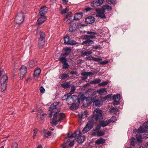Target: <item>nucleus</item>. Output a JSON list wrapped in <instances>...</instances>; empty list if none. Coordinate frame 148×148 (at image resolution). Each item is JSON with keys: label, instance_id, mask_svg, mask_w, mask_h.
<instances>
[{"label": "nucleus", "instance_id": "nucleus-5", "mask_svg": "<svg viewBox=\"0 0 148 148\" xmlns=\"http://www.w3.org/2000/svg\"><path fill=\"white\" fill-rule=\"evenodd\" d=\"M121 99L120 94H117L113 95L112 96V99L114 101L113 102V105H118L120 104L119 101Z\"/></svg>", "mask_w": 148, "mask_h": 148}, {"label": "nucleus", "instance_id": "nucleus-56", "mask_svg": "<svg viewBox=\"0 0 148 148\" xmlns=\"http://www.w3.org/2000/svg\"><path fill=\"white\" fill-rule=\"evenodd\" d=\"M106 1L109 4L114 5L115 3V0H106Z\"/></svg>", "mask_w": 148, "mask_h": 148}, {"label": "nucleus", "instance_id": "nucleus-6", "mask_svg": "<svg viewBox=\"0 0 148 148\" xmlns=\"http://www.w3.org/2000/svg\"><path fill=\"white\" fill-rule=\"evenodd\" d=\"M95 20L94 16H89L85 18V21L87 24H91L94 23Z\"/></svg>", "mask_w": 148, "mask_h": 148}, {"label": "nucleus", "instance_id": "nucleus-31", "mask_svg": "<svg viewBox=\"0 0 148 148\" xmlns=\"http://www.w3.org/2000/svg\"><path fill=\"white\" fill-rule=\"evenodd\" d=\"M67 71H66L65 72V73L60 74V76L59 78L61 79H64L68 77L69 76V75L68 73H66Z\"/></svg>", "mask_w": 148, "mask_h": 148}, {"label": "nucleus", "instance_id": "nucleus-49", "mask_svg": "<svg viewBox=\"0 0 148 148\" xmlns=\"http://www.w3.org/2000/svg\"><path fill=\"white\" fill-rule=\"evenodd\" d=\"M78 43L75 41L73 40H71L69 44V45H76L77 44H78Z\"/></svg>", "mask_w": 148, "mask_h": 148}, {"label": "nucleus", "instance_id": "nucleus-7", "mask_svg": "<svg viewBox=\"0 0 148 148\" xmlns=\"http://www.w3.org/2000/svg\"><path fill=\"white\" fill-rule=\"evenodd\" d=\"M47 8L46 6L41 7L38 15L45 16V14L47 12Z\"/></svg>", "mask_w": 148, "mask_h": 148}, {"label": "nucleus", "instance_id": "nucleus-4", "mask_svg": "<svg viewBox=\"0 0 148 148\" xmlns=\"http://www.w3.org/2000/svg\"><path fill=\"white\" fill-rule=\"evenodd\" d=\"M59 102H55L52 103L49 107V111L51 112L49 114V117L51 118L53 115V113L58 109V106L59 103Z\"/></svg>", "mask_w": 148, "mask_h": 148}, {"label": "nucleus", "instance_id": "nucleus-3", "mask_svg": "<svg viewBox=\"0 0 148 148\" xmlns=\"http://www.w3.org/2000/svg\"><path fill=\"white\" fill-rule=\"evenodd\" d=\"M8 77L6 75H3L1 79V90L2 92L6 89L7 88V84L8 82Z\"/></svg>", "mask_w": 148, "mask_h": 148}, {"label": "nucleus", "instance_id": "nucleus-55", "mask_svg": "<svg viewBox=\"0 0 148 148\" xmlns=\"http://www.w3.org/2000/svg\"><path fill=\"white\" fill-rule=\"evenodd\" d=\"M101 125H100L99 124H98L96 128L95 129H93L92 131H99V130L101 129Z\"/></svg>", "mask_w": 148, "mask_h": 148}, {"label": "nucleus", "instance_id": "nucleus-40", "mask_svg": "<svg viewBox=\"0 0 148 148\" xmlns=\"http://www.w3.org/2000/svg\"><path fill=\"white\" fill-rule=\"evenodd\" d=\"M59 60L63 64L67 62V59L65 57H61L59 59Z\"/></svg>", "mask_w": 148, "mask_h": 148}, {"label": "nucleus", "instance_id": "nucleus-29", "mask_svg": "<svg viewBox=\"0 0 148 148\" xmlns=\"http://www.w3.org/2000/svg\"><path fill=\"white\" fill-rule=\"evenodd\" d=\"M64 43L67 45H69V44L71 40V38L69 36H66L64 37Z\"/></svg>", "mask_w": 148, "mask_h": 148}, {"label": "nucleus", "instance_id": "nucleus-50", "mask_svg": "<svg viewBox=\"0 0 148 148\" xmlns=\"http://www.w3.org/2000/svg\"><path fill=\"white\" fill-rule=\"evenodd\" d=\"M92 9L89 7H87L86 8L84 9L83 10L82 12L83 14H85V13L86 12H88L90 11V10H92Z\"/></svg>", "mask_w": 148, "mask_h": 148}, {"label": "nucleus", "instance_id": "nucleus-46", "mask_svg": "<svg viewBox=\"0 0 148 148\" xmlns=\"http://www.w3.org/2000/svg\"><path fill=\"white\" fill-rule=\"evenodd\" d=\"M69 65L68 63L67 62L63 63V64L62 65V69H67L69 67Z\"/></svg>", "mask_w": 148, "mask_h": 148}, {"label": "nucleus", "instance_id": "nucleus-11", "mask_svg": "<svg viewBox=\"0 0 148 148\" xmlns=\"http://www.w3.org/2000/svg\"><path fill=\"white\" fill-rule=\"evenodd\" d=\"M103 102H101L100 101L99 99H97L94 101L93 102V106L97 107H100L103 105Z\"/></svg>", "mask_w": 148, "mask_h": 148}, {"label": "nucleus", "instance_id": "nucleus-43", "mask_svg": "<svg viewBox=\"0 0 148 148\" xmlns=\"http://www.w3.org/2000/svg\"><path fill=\"white\" fill-rule=\"evenodd\" d=\"M40 38L39 39H45V35L43 32L40 31Z\"/></svg>", "mask_w": 148, "mask_h": 148}, {"label": "nucleus", "instance_id": "nucleus-17", "mask_svg": "<svg viewBox=\"0 0 148 148\" xmlns=\"http://www.w3.org/2000/svg\"><path fill=\"white\" fill-rule=\"evenodd\" d=\"M85 41H84L82 43V45L87 46H89L91 45L94 43V41L91 40L86 39Z\"/></svg>", "mask_w": 148, "mask_h": 148}, {"label": "nucleus", "instance_id": "nucleus-60", "mask_svg": "<svg viewBox=\"0 0 148 148\" xmlns=\"http://www.w3.org/2000/svg\"><path fill=\"white\" fill-rule=\"evenodd\" d=\"M11 148H18V144L16 142H14L12 144Z\"/></svg>", "mask_w": 148, "mask_h": 148}, {"label": "nucleus", "instance_id": "nucleus-33", "mask_svg": "<svg viewBox=\"0 0 148 148\" xmlns=\"http://www.w3.org/2000/svg\"><path fill=\"white\" fill-rule=\"evenodd\" d=\"M95 36L94 35H84L83 39H88L90 40V39H92L94 38H95Z\"/></svg>", "mask_w": 148, "mask_h": 148}, {"label": "nucleus", "instance_id": "nucleus-42", "mask_svg": "<svg viewBox=\"0 0 148 148\" xmlns=\"http://www.w3.org/2000/svg\"><path fill=\"white\" fill-rule=\"evenodd\" d=\"M136 138L137 141L139 143H141L142 141V138L141 135L137 134L136 135Z\"/></svg>", "mask_w": 148, "mask_h": 148}, {"label": "nucleus", "instance_id": "nucleus-44", "mask_svg": "<svg viewBox=\"0 0 148 148\" xmlns=\"http://www.w3.org/2000/svg\"><path fill=\"white\" fill-rule=\"evenodd\" d=\"M135 138L134 137H132L131 139V141L130 142V146L131 147H135Z\"/></svg>", "mask_w": 148, "mask_h": 148}, {"label": "nucleus", "instance_id": "nucleus-32", "mask_svg": "<svg viewBox=\"0 0 148 148\" xmlns=\"http://www.w3.org/2000/svg\"><path fill=\"white\" fill-rule=\"evenodd\" d=\"M110 123L109 120L108 121H102L100 122V123L102 127H104L108 125Z\"/></svg>", "mask_w": 148, "mask_h": 148}, {"label": "nucleus", "instance_id": "nucleus-61", "mask_svg": "<svg viewBox=\"0 0 148 148\" xmlns=\"http://www.w3.org/2000/svg\"><path fill=\"white\" fill-rule=\"evenodd\" d=\"M71 92L72 93H73L75 92V90L76 89L75 86L74 85L71 86Z\"/></svg>", "mask_w": 148, "mask_h": 148}, {"label": "nucleus", "instance_id": "nucleus-15", "mask_svg": "<svg viewBox=\"0 0 148 148\" xmlns=\"http://www.w3.org/2000/svg\"><path fill=\"white\" fill-rule=\"evenodd\" d=\"M83 13L82 12H77L75 14L74 17L75 20H79L81 19L83 15Z\"/></svg>", "mask_w": 148, "mask_h": 148}, {"label": "nucleus", "instance_id": "nucleus-20", "mask_svg": "<svg viewBox=\"0 0 148 148\" xmlns=\"http://www.w3.org/2000/svg\"><path fill=\"white\" fill-rule=\"evenodd\" d=\"M96 91V90L94 91L91 94H90L88 95H89V97L91 99V100H92L93 101L96 99L97 92Z\"/></svg>", "mask_w": 148, "mask_h": 148}, {"label": "nucleus", "instance_id": "nucleus-22", "mask_svg": "<svg viewBox=\"0 0 148 148\" xmlns=\"http://www.w3.org/2000/svg\"><path fill=\"white\" fill-rule=\"evenodd\" d=\"M92 52L91 50L81 52V56H88L89 55H91L92 54Z\"/></svg>", "mask_w": 148, "mask_h": 148}, {"label": "nucleus", "instance_id": "nucleus-23", "mask_svg": "<svg viewBox=\"0 0 148 148\" xmlns=\"http://www.w3.org/2000/svg\"><path fill=\"white\" fill-rule=\"evenodd\" d=\"M98 14V15H96V16H98L101 18L103 19L104 18H106V15L104 14L105 12L100 11L99 12H98L97 10H95Z\"/></svg>", "mask_w": 148, "mask_h": 148}, {"label": "nucleus", "instance_id": "nucleus-38", "mask_svg": "<svg viewBox=\"0 0 148 148\" xmlns=\"http://www.w3.org/2000/svg\"><path fill=\"white\" fill-rule=\"evenodd\" d=\"M65 117V114L63 113H60L58 115V118L61 121L64 119Z\"/></svg>", "mask_w": 148, "mask_h": 148}, {"label": "nucleus", "instance_id": "nucleus-59", "mask_svg": "<svg viewBox=\"0 0 148 148\" xmlns=\"http://www.w3.org/2000/svg\"><path fill=\"white\" fill-rule=\"evenodd\" d=\"M96 72L95 71H93L92 72H87V76H92L94 74L96 73Z\"/></svg>", "mask_w": 148, "mask_h": 148}, {"label": "nucleus", "instance_id": "nucleus-54", "mask_svg": "<svg viewBox=\"0 0 148 148\" xmlns=\"http://www.w3.org/2000/svg\"><path fill=\"white\" fill-rule=\"evenodd\" d=\"M108 120L110 123H114L115 121L116 120V118L115 116H113L110 119H109Z\"/></svg>", "mask_w": 148, "mask_h": 148}, {"label": "nucleus", "instance_id": "nucleus-37", "mask_svg": "<svg viewBox=\"0 0 148 148\" xmlns=\"http://www.w3.org/2000/svg\"><path fill=\"white\" fill-rule=\"evenodd\" d=\"M78 95L77 96L76 95H74L72 96L70 98V99L72 100L73 103H75L77 101L78 102Z\"/></svg>", "mask_w": 148, "mask_h": 148}, {"label": "nucleus", "instance_id": "nucleus-8", "mask_svg": "<svg viewBox=\"0 0 148 148\" xmlns=\"http://www.w3.org/2000/svg\"><path fill=\"white\" fill-rule=\"evenodd\" d=\"M40 16V17L38 19L36 24L38 25H40L43 23L46 20L47 18L45 16Z\"/></svg>", "mask_w": 148, "mask_h": 148}, {"label": "nucleus", "instance_id": "nucleus-53", "mask_svg": "<svg viewBox=\"0 0 148 148\" xmlns=\"http://www.w3.org/2000/svg\"><path fill=\"white\" fill-rule=\"evenodd\" d=\"M93 90V89L92 88H90L87 90L86 92L84 93V94L86 96H88V95L90 94H89V92L90 93H92V91Z\"/></svg>", "mask_w": 148, "mask_h": 148}, {"label": "nucleus", "instance_id": "nucleus-9", "mask_svg": "<svg viewBox=\"0 0 148 148\" xmlns=\"http://www.w3.org/2000/svg\"><path fill=\"white\" fill-rule=\"evenodd\" d=\"M19 70L21 73V75H22V79H23L27 73V67L25 66H22Z\"/></svg>", "mask_w": 148, "mask_h": 148}, {"label": "nucleus", "instance_id": "nucleus-47", "mask_svg": "<svg viewBox=\"0 0 148 148\" xmlns=\"http://www.w3.org/2000/svg\"><path fill=\"white\" fill-rule=\"evenodd\" d=\"M109 82V80H107L105 81H103L101 83H99V86H103L106 85Z\"/></svg>", "mask_w": 148, "mask_h": 148}, {"label": "nucleus", "instance_id": "nucleus-2", "mask_svg": "<svg viewBox=\"0 0 148 148\" xmlns=\"http://www.w3.org/2000/svg\"><path fill=\"white\" fill-rule=\"evenodd\" d=\"M25 18L24 13L22 12L18 13L15 18V21L19 25L21 24L24 21Z\"/></svg>", "mask_w": 148, "mask_h": 148}, {"label": "nucleus", "instance_id": "nucleus-62", "mask_svg": "<svg viewBox=\"0 0 148 148\" xmlns=\"http://www.w3.org/2000/svg\"><path fill=\"white\" fill-rule=\"evenodd\" d=\"M52 134V132L50 131H48L47 133V135L45 136V137L47 138H49V136H51Z\"/></svg>", "mask_w": 148, "mask_h": 148}, {"label": "nucleus", "instance_id": "nucleus-57", "mask_svg": "<svg viewBox=\"0 0 148 148\" xmlns=\"http://www.w3.org/2000/svg\"><path fill=\"white\" fill-rule=\"evenodd\" d=\"M70 141V139L67 138H65L63 144L62 145V146H64V145L66 144L67 143Z\"/></svg>", "mask_w": 148, "mask_h": 148}, {"label": "nucleus", "instance_id": "nucleus-48", "mask_svg": "<svg viewBox=\"0 0 148 148\" xmlns=\"http://www.w3.org/2000/svg\"><path fill=\"white\" fill-rule=\"evenodd\" d=\"M69 10V8L68 7H67L65 9H63L61 11L60 13L62 14H65L67 13Z\"/></svg>", "mask_w": 148, "mask_h": 148}, {"label": "nucleus", "instance_id": "nucleus-19", "mask_svg": "<svg viewBox=\"0 0 148 148\" xmlns=\"http://www.w3.org/2000/svg\"><path fill=\"white\" fill-rule=\"evenodd\" d=\"M88 111L86 110H85L83 113H82L81 116H79V122H81L82 119L83 118H84L87 116V115L88 114Z\"/></svg>", "mask_w": 148, "mask_h": 148}, {"label": "nucleus", "instance_id": "nucleus-21", "mask_svg": "<svg viewBox=\"0 0 148 148\" xmlns=\"http://www.w3.org/2000/svg\"><path fill=\"white\" fill-rule=\"evenodd\" d=\"M71 86L70 82H65L61 84V86L65 89L70 88Z\"/></svg>", "mask_w": 148, "mask_h": 148}, {"label": "nucleus", "instance_id": "nucleus-25", "mask_svg": "<svg viewBox=\"0 0 148 148\" xmlns=\"http://www.w3.org/2000/svg\"><path fill=\"white\" fill-rule=\"evenodd\" d=\"M107 88H102L99 89H98L96 90L97 92L99 94L101 95H103L105 94V92H106Z\"/></svg>", "mask_w": 148, "mask_h": 148}, {"label": "nucleus", "instance_id": "nucleus-18", "mask_svg": "<svg viewBox=\"0 0 148 148\" xmlns=\"http://www.w3.org/2000/svg\"><path fill=\"white\" fill-rule=\"evenodd\" d=\"M79 104L77 103H73L71 104L69 109L72 110H77L79 108Z\"/></svg>", "mask_w": 148, "mask_h": 148}, {"label": "nucleus", "instance_id": "nucleus-39", "mask_svg": "<svg viewBox=\"0 0 148 148\" xmlns=\"http://www.w3.org/2000/svg\"><path fill=\"white\" fill-rule=\"evenodd\" d=\"M118 111L119 110L118 109L114 107L111 108L110 110V113H113L115 114H116Z\"/></svg>", "mask_w": 148, "mask_h": 148}, {"label": "nucleus", "instance_id": "nucleus-35", "mask_svg": "<svg viewBox=\"0 0 148 148\" xmlns=\"http://www.w3.org/2000/svg\"><path fill=\"white\" fill-rule=\"evenodd\" d=\"M101 81V79H100L98 78L96 79H94L93 81L90 82L91 84H97L99 83Z\"/></svg>", "mask_w": 148, "mask_h": 148}, {"label": "nucleus", "instance_id": "nucleus-28", "mask_svg": "<svg viewBox=\"0 0 148 148\" xmlns=\"http://www.w3.org/2000/svg\"><path fill=\"white\" fill-rule=\"evenodd\" d=\"M112 94L108 95L104 97H102L101 99L103 102L106 100H111L112 98Z\"/></svg>", "mask_w": 148, "mask_h": 148}, {"label": "nucleus", "instance_id": "nucleus-41", "mask_svg": "<svg viewBox=\"0 0 148 148\" xmlns=\"http://www.w3.org/2000/svg\"><path fill=\"white\" fill-rule=\"evenodd\" d=\"M104 0H96L95 2V5L97 6L101 5L103 3Z\"/></svg>", "mask_w": 148, "mask_h": 148}, {"label": "nucleus", "instance_id": "nucleus-16", "mask_svg": "<svg viewBox=\"0 0 148 148\" xmlns=\"http://www.w3.org/2000/svg\"><path fill=\"white\" fill-rule=\"evenodd\" d=\"M89 97V95L86 96V98L85 99L86 100V103L84 104V105L85 107H88L89 106L93 101Z\"/></svg>", "mask_w": 148, "mask_h": 148}, {"label": "nucleus", "instance_id": "nucleus-34", "mask_svg": "<svg viewBox=\"0 0 148 148\" xmlns=\"http://www.w3.org/2000/svg\"><path fill=\"white\" fill-rule=\"evenodd\" d=\"M37 62L34 60H32L29 62V66L30 67L32 68L36 66L37 64Z\"/></svg>", "mask_w": 148, "mask_h": 148}, {"label": "nucleus", "instance_id": "nucleus-27", "mask_svg": "<svg viewBox=\"0 0 148 148\" xmlns=\"http://www.w3.org/2000/svg\"><path fill=\"white\" fill-rule=\"evenodd\" d=\"M45 39H39L38 40V47L40 48H42L45 44Z\"/></svg>", "mask_w": 148, "mask_h": 148}, {"label": "nucleus", "instance_id": "nucleus-12", "mask_svg": "<svg viewBox=\"0 0 148 148\" xmlns=\"http://www.w3.org/2000/svg\"><path fill=\"white\" fill-rule=\"evenodd\" d=\"M84 59L86 60H93L95 61H101L102 59L99 58H96L93 56H88L86 57Z\"/></svg>", "mask_w": 148, "mask_h": 148}, {"label": "nucleus", "instance_id": "nucleus-24", "mask_svg": "<svg viewBox=\"0 0 148 148\" xmlns=\"http://www.w3.org/2000/svg\"><path fill=\"white\" fill-rule=\"evenodd\" d=\"M105 141L106 140L105 139L101 138L95 141V143L97 145H99L103 144Z\"/></svg>", "mask_w": 148, "mask_h": 148}, {"label": "nucleus", "instance_id": "nucleus-1", "mask_svg": "<svg viewBox=\"0 0 148 148\" xmlns=\"http://www.w3.org/2000/svg\"><path fill=\"white\" fill-rule=\"evenodd\" d=\"M103 118L102 110L98 108L95 109L93 111V114L88 118L89 121L82 131L83 133L88 132L93 128L94 124L96 123L98 121H101Z\"/></svg>", "mask_w": 148, "mask_h": 148}, {"label": "nucleus", "instance_id": "nucleus-13", "mask_svg": "<svg viewBox=\"0 0 148 148\" xmlns=\"http://www.w3.org/2000/svg\"><path fill=\"white\" fill-rule=\"evenodd\" d=\"M63 50L64 53H62L61 55L64 56L68 55L71 52V49L69 47H66L64 48Z\"/></svg>", "mask_w": 148, "mask_h": 148}, {"label": "nucleus", "instance_id": "nucleus-26", "mask_svg": "<svg viewBox=\"0 0 148 148\" xmlns=\"http://www.w3.org/2000/svg\"><path fill=\"white\" fill-rule=\"evenodd\" d=\"M75 24L70 25L69 28V31L70 32H73L77 30V28Z\"/></svg>", "mask_w": 148, "mask_h": 148}, {"label": "nucleus", "instance_id": "nucleus-51", "mask_svg": "<svg viewBox=\"0 0 148 148\" xmlns=\"http://www.w3.org/2000/svg\"><path fill=\"white\" fill-rule=\"evenodd\" d=\"M61 122V121L60 119H58L57 120L54 121H53L51 122V123L53 125V126L54 125H56L58 124V122H60V123Z\"/></svg>", "mask_w": 148, "mask_h": 148}, {"label": "nucleus", "instance_id": "nucleus-45", "mask_svg": "<svg viewBox=\"0 0 148 148\" xmlns=\"http://www.w3.org/2000/svg\"><path fill=\"white\" fill-rule=\"evenodd\" d=\"M105 131H102L100 130L97 131V136H101L104 135L105 134Z\"/></svg>", "mask_w": 148, "mask_h": 148}, {"label": "nucleus", "instance_id": "nucleus-63", "mask_svg": "<svg viewBox=\"0 0 148 148\" xmlns=\"http://www.w3.org/2000/svg\"><path fill=\"white\" fill-rule=\"evenodd\" d=\"M74 20H75L74 19V18L73 19H72L71 18H69L67 21V24H70L71 23L73 22Z\"/></svg>", "mask_w": 148, "mask_h": 148}, {"label": "nucleus", "instance_id": "nucleus-14", "mask_svg": "<svg viewBox=\"0 0 148 148\" xmlns=\"http://www.w3.org/2000/svg\"><path fill=\"white\" fill-rule=\"evenodd\" d=\"M76 139L77 142L80 144H82L85 140V138L84 136H81L80 135H78L77 137L76 138Z\"/></svg>", "mask_w": 148, "mask_h": 148}, {"label": "nucleus", "instance_id": "nucleus-52", "mask_svg": "<svg viewBox=\"0 0 148 148\" xmlns=\"http://www.w3.org/2000/svg\"><path fill=\"white\" fill-rule=\"evenodd\" d=\"M138 131L140 133H143L145 132L146 129L144 128H143L142 126H140L138 128Z\"/></svg>", "mask_w": 148, "mask_h": 148}, {"label": "nucleus", "instance_id": "nucleus-30", "mask_svg": "<svg viewBox=\"0 0 148 148\" xmlns=\"http://www.w3.org/2000/svg\"><path fill=\"white\" fill-rule=\"evenodd\" d=\"M41 72V70L40 68H38L35 70L34 73V77H38L40 74Z\"/></svg>", "mask_w": 148, "mask_h": 148}, {"label": "nucleus", "instance_id": "nucleus-36", "mask_svg": "<svg viewBox=\"0 0 148 148\" xmlns=\"http://www.w3.org/2000/svg\"><path fill=\"white\" fill-rule=\"evenodd\" d=\"M106 4L103 5L102 6L101 8H96L95 9V10H97L99 12L100 11H102L103 12H105V10L106 9Z\"/></svg>", "mask_w": 148, "mask_h": 148}, {"label": "nucleus", "instance_id": "nucleus-10", "mask_svg": "<svg viewBox=\"0 0 148 148\" xmlns=\"http://www.w3.org/2000/svg\"><path fill=\"white\" fill-rule=\"evenodd\" d=\"M85 95L84 94L78 95V103L79 104L81 102L82 103H83L84 100L86 98V96H85Z\"/></svg>", "mask_w": 148, "mask_h": 148}, {"label": "nucleus", "instance_id": "nucleus-64", "mask_svg": "<svg viewBox=\"0 0 148 148\" xmlns=\"http://www.w3.org/2000/svg\"><path fill=\"white\" fill-rule=\"evenodd\" d=\"M70 97V95H66L65 94L62 97V100H67L68 99V98H69Z\"/></svg>", "mask_w": 148, "mask_h": 148}, {"label": "nucleus", "instance_id": "nucleus-58", "mask_svg": "<svg viewBox=\"0 0 148 148\" xmlns=\"http://www.w3.org/2000/svg\"><path fill=\"white\" fill-rule=\"evenodd\" d=\"M100 45H93L90 48L92 49H97L98 48L100 47Z\"/></svg>", "mask_w": 148, "mask_h": 148}]
</instances>
